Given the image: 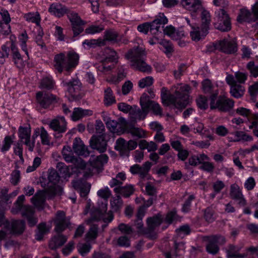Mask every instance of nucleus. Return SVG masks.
Instances as JSON below:
<instances>
[{"label":"nucleus","instance_id":"7c9ffc66","mask_svg":"<svg viewBox=\"0 0 258 258\" xmlns=\"http://www.w3.org/2000/svg\"><path fill=\"white\" fill-rule=\"evenodd\" d=\"M67 238L66 236L57 234L53 236L49 241V246L51 249H56L61 246L67 241Z\"/></svg>","mask_w":258,"mask_h":258},{"label":"nucleus","instance_id":"58836bf2","mask_svg":"<svg viewBox=\"0 0 258 258\" xmlns=\"http://www.w3.org/2000/svg\"><path fill=\"white\" fill-rule=\"evenodd\" d=\"M244 91V87L241 85L237 84L231 87L230 93L233 97L239 98L243 95Z\"/></svg>","mask_w":258,"mask_h":258},{"label":"nucleus","instance_id":"69168bd1","mask_svg":"<svg viewBox=\"0 0 258 258\" xmlns=\"http://www.w3.org/2000/svg\"><path fill=\"white\" fill-rule=\"evenodd\" d=\"M116 243L119 246L127 247L130 246V240L127 236H121L117 239Z\"/></svg>","mask_w":258,"mask_h":258},{"label":"nucleus","instance_id":"f704fd0d","mask_svg":"<svg viewBox=\"0 0 258 258\" xmlns=\"http://www.w3.org/2000/svg\"><path fill=\"white\" fill-rule=\"evenodd\" d=\"M130 133L133 136L137 137L138 138H145L146 137V132L142 128L136 127L134 126H126L124 132Z\"/></svg>","mask_w":258,"mask_h":258},{"label":"nucleus","instance_id":"c85d7f7f","mask_svg":"<svg viewBox=\"0 0 258 258\" xmlns=\"http://www.w3.org/2000/svg\"><path fill=\"white\" fill-rule=\"evenodd\" d=\"M31 130L30 127H20L19 136L22 139H25V144L29 147V150L32 151L34 148L33 143L30 142Z\"/></svg>","mask_w":258,"mask_h":258},{"label":"nucleus","instance_id":"393cba45","mask_svg":"<svg viewBox=\"0 0 258 258\" xmlns=\"http://www.w3.org/2000/svg\"><path fill=\"white\" fill-rule=\"evenodd\" d=\"M68 11L67 7L59 3H54L48 8V12L51 15L58 18L62 17Z\"/></svg>","mask_w":258,"mask_h":258},{"label":"nucleus","instance_id":"4c0bfd02","mask_svg":"<svg viewBox=\"0 0 258 258\" xmlns=\"http://www.w3.org/2000/svg\"><path fill=\"white\" fill-rule=\"evenodd\" d=\"M105 30V26L103 24L100 23L99 25L95 24L89 25L85 30L86 34L94 35L101 33Z\"/></svg>","mask_w":258,"mask_h":258},{"label":"nucleus","instance_id":"052dcab7","mask_svg":"<svg viewBox=\"0 0 258 258\" xmlns=\"http://www.w3.org/2000/svg\"><path fill=\"white\" fill-rule=\"evenodd\" d=\"M13 51V58L15 60V63L16 64L18 68H21L24 65V62L23 58L21 56V54L18 51L17 49H12Z\"/></svg>","mask_w":258,"mask_h":258},{"label":"nucleus","instance_id":"0eeeda50","mask_svg":"<svg viewBox=\"0 0 258 258\" xmlns=\"http://www.w3.org/2000/svg\"><path fill=\"white\" fill-rule=\"evenodd\" d=\"M145 93H143L140 98V104L142 109L137 106H133L131 110L130 115L133 120L144 119L148 113V104Z\"/></svg>","mask_w":258,"mask_h":258},{"label":"nucleus","instance_id":"4468645a","mask_svg":"<svg viewBox=\"0 0 258 258\" xmlns=\"http://www.w3.org/2000/svg\"><path fill=\"white\" fill-rule=\"evenodd\" d=\"M62 84L69 94L74 98L78 96L81 89L82 84L78 79H73L69 81H63Z\"/></svg>","mask_w":258,"mask_h":258},{"label":"nucleus","instance_id":"49530a36","mask_svg":"<svg viewBox=\"0 0 258 258\" xmlns=\"http://www.w3.org/2000/svg\"><path fill=\"white\" fill-rule=\"evenodd\" d=\"M24 18L26 21L35 23L37 26H39L41 19L38 13H27L24 15Z\"/></svg>","mask_w":258,"mask_h":258},{"label":"nucleus","instance_id":"3c124183","mask_svg":"<svg viewBox=\"0 0 258 258\" xmlns=\"http://www.w3.org/2000/svg\"><path fill=\"white\" fill-rule=\"evenodd\" d=\"M204 218L209 223L215 220V211L212 207H208L204 211Z\"/></svg>","mask_w":258,"mask_h":258},{"label":"nucleus","instance_id":"a878e982","mask_svg":"<svg viewBox=\"0 0 258 258\" xmlns=\"http://www.w3.org/2000/svg\"><path fill=\"white\" fill-rule=\"evenodd\" d=\"M121 40V36L117 31L112 29L106 30L104 33V38L102 39V40H104V46L106 45L107 41L112 43H116Z\"/></svg>","mask_w":258,"mask_h":258},{"label":"nucleus","instance_id":"9d476101","mask_svg":"<svg viewBox=\"0 0 258 258\" xmlns=\"http://www.w3.org/2000/svg\"><path fill=\"white\" fill-rule=\"evenodd\" d=\"M36 98L38 103L43 108H47L51 104L57 102L58 99L56 96L43 91L37 92Z\"/></svg>","mask_w":258,"mask_h":258},{"label":"nucleus","instance_id":"9b49d317","mask_svg":"<svg viewBox=\"0 0 258 258\" xmlns=\"http://www.w3.org/2000/svg\"><path fill=\"white\" fill-rule=\"evenodd\" d=\"M67 124L64 117H59L52 120L49 123V127L56 133L55 137L60 138L61 137V134L67 131Z\"/></svg>","mask_w":258,"mask_h":258},{"label":"nucleus","instance_id":"603ef678","mask_svg":"<svg viewBox=\"0 0 258 258\" xmlns=\"http://www.w3.org/2000/svg\"><path fill=\"white\" fill-rule=\"evenodd\" d=\"M246 69L249 71L250 76L256 78L258 77V65L253 61H250L246 64Z\"/></svg>","mask_w":258,"mask_h":258},{"label":"nucleus","instance_id":"8fccbe9b","mask_svg":"<svg viewBox=\"0 0 258 258\" xmlns=\"http://www.w3.org/2000/svg\"><path fill=\"white\" fill-rule=\"evenodd\" d=\"M104 101L107 105H110L115 102L114 97L110 88L108 87L104 91Z\"/></svg>","mask_w":258,"mask_h":258},{"label":"nucleus","instance_id":"6e6552de","mask_svg":"<svg viewBox=\"0 0 258 258\" xmlns=\"http://www.w3.org/2000/svg\"><path fill=\"white\" fill-rule=\"evenodd\" d=\"M25 200V198L24 195L18 197L11 209V212L13 214H17L21 212L22 217L25 218L29 216L34 215L35 210L33 207L29 205H23Z\"/></svg>","mask_w":258,"mask_h":258},{"label":"nucleus","instance_id":"6e6d98bb","mask_svg":"<svg viewBox=\"0 0 258 258\" xmlns=\"http://www.w3.org/2000/svg\"><path fill=\"white\" fill-rule=\"evenodd\" d=\"M60 177V175H58V173L55 170L51 169L49 170L48 179L50 182L53 184H56L59 180Z\"/></svg>","mask_w":258,"mask_h":258},{"label":"nucleus","instance_id":"4be33fe9","mask_svg":"<svg viewBox=\"0 0 258 258\" xmlns=\"http://www.w3.org/2000/svg\"><path fill=\"white\" fill-rule=\"evenodd\" d=\"M73 187L79 191L82 197L86 198L90 191L91 185L81 180H74L72 182Z\"/></svg>","mask_w":258,"mask_h":258},{"label":"nucleus","instance_id":"20e7f679","mask_svg":"<svg viewBox=\"0 0 258 258\" xmlns=\"http://www.w3.org/2000/svg\"><path fill=\"white\" fill-rule=\"evenodd\" d=\"M218 93H213L210 97V108L211 109H217L222 112L230 110L234 106V101L225 96L217 97Z\"/></svg>","mask_w":258,"mask_h":258},{"label":"nucleus","instance_id":"c756f323","mask_svg":"<svg viewBox=\"0 0 258 258\" xmlns=\"http://www.w3.org/2000/svg\"><path fill=\"white\" fill-rule=\"evenodd\" d=\"M115 149L119 152L121 156H128L130 151L127 141L122 138H119L116 141Z\"/></svg>","mask_w":258,"mask_h":258},{"label":"nucleus","instance_id":"09e8293b","mask_svg":"<svg viewBox=\"0 0 258 258\" xmlns=\"http://www.w3.org/2000/svg\"><path fill=\"white\" fill-rule=\"evenodd\" d=\"M98 233V226L95 224L92 225L86 234V238L88 240H94L97 238Z\"/></svg>","mask_w":258,"mask_h":258},{"label":"nucleus","instance_id":"412c9836","mask_svg":"<svg viewBox=\"0 0 258 258\" xmlns=\"http://www.w3.org/2000/svg\"><path fill=\"white\" fill-rule=\"evenodd\" d=\"M108 159V156L106 155L102 154L96 157L91 156L89 162L93 168L96 169L97 171H99L102 170L103 166L105 163L107 162Z\"/></svg>","mask_w":258,"mask_h":258},{"label":"nucleus","instance_id":"c9c22d12","mask_svg":"<svg viewBox=\"0 0 258 258\" xmlns=\"http://www.w3.org/2000/svg\"><path fill=\"white\" fill-rule=\"evenodd\" d=\"M35 206L39 208L42 207L45 202V193L42 190L38 191L31 199Z\"/></svg>","mask_w":258,"mask_h":258},{"label":"nucleus","instance_id":"f3484780","mask_svg":"<svg viewBox=\"0 0 258 258\" xmlns=\"http://www.w3.org/2000/svg\"><path fill=\"white\" fill-rule=\"evenodd\" d=\"M152 164L147 161L142 166L138 164H135L130 167V171L133 174H139L142 178H144L148 174Z\"/></svg>","mask_w":258,"mask_h":258},{"label":"nucleus","instance_id":"0e129e2a","mask_svg":"<svg viewBox=\"0 0 258 258\" xmlns=\"http://www.w3.org/2000/svg\"><path fill=\"white\" fill-rule=\"evenodd\" d=\"M77 248L79 252L81 254V255L82 256H85L90 251L91 248V245L90 244L88 243L81 244L78 245Z\"/></svg>","mask_w":258,"mask_h":258},{"label":"nucleus","instance_id":"cd10ccee","mask_svg":"<svg viewBox=\"0 0 258 258\" xmlns=\"http://www.w3.org/2000/svg\"><path fill=\"white\" fill-rule=\"evenodd\" d=\"M237 20L240 23L243 22H246L248 23L255 22L256 23H258L252 12L245 8H243L240 10V13L237 17Z\"/></svg>","mask_w":258,"mask_h":258},{"label":"nucleus","instance_id":"bb28decb","mask_svg":"<svg viewBox=\"0 0 258 258\" xmlns=\"http://www.w3.org/2000/svg\"><path fill=\"white\" fill-rule=\"evenodd\" d=\"M214 48H237L238 47L235 39L220 40L213 43Z\"/></svg>","mask_w":258,"mask_h":258},{"label":"nucleus","instance_id":"423d86ee","mask_svg":"<svg viewBox=\"0 0 258 258\" xmlns=\"http://www.w3.org/2000/svg\"><path fill=\"white\" fill-rule=\"evenodd\" d=\"M214 26L215 28L223 32L228 31L231 29L230 18L226 12L223 9H220L215 12Z\"/></svg>","mask_w":258,"mask_h":258},{"label":"nucleus","instance_id":"a19ab883","mask_svg":"<svg viewBox=\"0 0 258 258\" xmlns=\"http://www.w3.org/2000/svg\"><path fill=\"white\" fill-rule=\"evenodd\" d=\"M67 14L71 25L79 23L86 24V22L81 18L78 14L74 11L68 10Z\"/></svg>","mask_w":258,"mask_h":258},{"label":"nucleus","instance_id":"dca6fc26","mask_svg":"<svg viewBox=\"0 0 258 258\" xmlns=\"http://www.w3.org/2000/svg\"><path fill=\"white\" fill-rule=\"evenodd\" d=\"M229 195L231 198L237 201L238 205L240 206L246 205V201L244 198L240 187L236 183L230 185Z\"/></svg>","mask_w":258,"mask_h":258},{"label":"nucleus","instance_id":"338daca9","mask_svg":"<svg viewBox=\"0 0 258 258\" xmlns=\"http://www.w3.org/2000/svg\"><path fill=\"white\" fill-rule=\"evenodd\" d=\"M20 180V172L18 170H14L11 175L10 182L14 185H16L18 184Z\"/></svg>","mask_w":258,"mask_h":258},{"label":"nucleus","instance_id":"a211bd4d","mask_svg":"<svg viewBox=\"0 0 258 258\" xmlns=\"http://www.w3.org/2000/svg\"><path fill=\"white\" fill-rule=\"evenodd\" d=\"M55 230L58 233L63 231L68 226L69 223L66 219V214L63 211H59L56 214L54 220Z\"/></svg>","mask_w":258,"mask_h":258},{"label":"nucleus","instance_id":"72a5a7b5","mask_svg":"<svg viewBox=\"0 0 258 258\" xmlns=\"http://www.w3.org/2000/svg\"><path fill=\"white\" fill-rule=\"evenodd\" d=\"M114 191L117 194H120L124 197L128 198L133 194L134 189L132 185H128L124 186L115 187L114 188Z\"/></svg>","mask_w":258,"mask_h":258},{"label":"nucleus","instance_id":"37998d69","mask_svg":"<svg viewBox=\"0 0 258 258\" xmlns=\"http://www.w3.org/2000/svg\"><path fill=\"white\" fill-rule=\"evenodd\" d=\"M49 231L48 228L46 227V224L41 223L37 226V231L35 234V239L37 240H41L42 239L44 235L47 233Z\"/></svg>","mask_w":258,"mask_h":258},{"label":"nucleus","instance_id":"1a4fd4ad","mask_svg":"<svg viewBox=\"0 0 258 258\" xmlns=\"http://www.w3.org/2000/svg\"><path fill=\"white\" fill-rule=\"evenodd\" d=\"M162 222V218L159 214L149 217L147 219V227L145 230V233L147 237L152 240L155 239L157 237V234L155 232V229L159 226Z\"/></svg>","mask_w":258,"mask_h":258},{"label":"nucleus","instance_id":"e2e57ef3","mask_svg":"<svg viewBox=\"0 0 258 258\" xmlns=\"http://www.w3.org/2000/svg\"><path fill=\"white\" fill-rule=\"evenodd\" d=\"M86 24H76L71 25L72 30L73 32V36L76 37L82 33L84 30V26Z\"/></svg>","mask_w":258,"mask_h":258},{"label":"nucleus","instance_id":"4d7b16f0","mask_svg":"<svg viewBox=\"0 0 258 258\" xmlns=\"http://www.w3.org/2000/svg\"><path fill=\"white\" fill-rule=\"evenodd\" d=\"M240 250L238 246L233 244H229L226 249L227 257L235 256Z\"/></svg>","mask_w":258,"mask_h":258},{"label":"nucleus","instance_id":"de8ad7c7","mask_svg":"<svg viewBox=\"0 0 258 258\" xmlns=\"http://www.w3.org/2000/svg\"><path fill=\"white\" fill-rule=\"evenodd\" d=\"M145 214V210L143 208H140L136 215V220L135 221V225L139 230H141L143 227L142 219Z\"/></svg>","mask_w":258,"mask_h":258},{"label":"nucleus","instance_id":"13d9d810","mask_svg":"<svg viewBox=\"0 0 258 258\" xmlns=\"http://www.w3.org/2000/svg\"><path fill=\"white\" fill-rule=\"evenodd\" d=\"M95 133L97 135H103V136H106V134L105 132V126L103 122L100 120H97L95 125Z\"/></svg>","mask_w":258,"mask_h":258},{"label":"nucleus","instance_id":"5fc2aeb1","mask_svg":"<svg viewBox=\"0 0 258 258\" xmlns=\"http://www.w3.org/2000/svg\"><path fill=\"white\" fill-rule=\"evenodd\" d=\"M111 205L114 210H117L122 206L123 202L120 196L118 195H115L110 201Z\"/></svg>","mask_w":258,"mask_h":258},{"label":"nucleus","instance_id":"e433bc0d","mask_svg":"<svg viewBox=\"0 0 258 258\" xmlns=\"http://www.w3.org/2000/svg\"><path fill=\"white\" fill-rule=\"evenodd\" d=\"M70 167L72 169H73L72 165L68 166L63 162H58L56 165V168L60 174V176L65 179L70 177L71 175L70 172Z\"/></svg>","mask_w":258,"mask_h":258},{"label":"nucleus","instance_id":"680f3d73","mask_svg":"<svg viewBox=\"0 0 258 258\" xmlns=\"http://www.w3.org/2000/svg\"><path fill=\"white\" fill-rule=\"evenodd\" d=\"M190 231V228L188 225L181 226L176 230L177 234L181 237H183L184 236L188 235Z\"/></svg>","mask_w":258,"mask_h":258},{"label":"nucleus","instance_id":"bf43d9fd","mask_svg":"<svg viewBox=\"0 0 258 258\" xmlns=\"http://www.w3.org/2000/svg\"><path fill=\"white\" fill-rule=\"evenodd\" d=\"M13 142V139L11 136H6L3 141L2 147L0 149L1 151L3 153H5L8 151L10 149Z\"/></svg>","mask_w":258,"mask_h":258},{"label":"nucleus","instance_id":"473e14b6","mask_svg":"<svg viewBox=\"0 0 258 258\" xmlns=\"http://www.w3.org/2000/svg\"><path fill=\"white\" fill-rule=\"evenodd\" d=\"M182 5L186 9L194 12L201 8V2L199 0H181Z\"/></svg>","mask_w":258,"mask_h":258},{"label":"nucleus","instance_id":"f8f14e48","mask_svg":"<svg viewBox=\"0 0 258 258\" xmlns=\"http://www.w3.org/2000/svg\"><path fill=\"white\" fill-rule=\"evenodd\" d=\"M168 23V19L162 14L159 17L155 19L152 22L149 23V30L151 33L153 35H156L158 33H161L163 29V26Z\"/></svg>","mask_w":258,"mask_h":258},{"label":"nucleus","instance_id":"c03bdc74","mask_svg":"<svg viewBox=\"0 0 258 258\" xmlns=\"http://www.w3.org/2000/svg\"><path fill=\"white\" fill-rule=\"evenodd\" d=\"M64 160L68 162L75 163L77 162V166L78 168L84 169L86 167L85 163L81 159H77L71 154L62 155Z\"/></svg>","mask_w":258,"mask_h":258},{"label":"nucleus","instance_id":"2eb2a0df","mask_svg":"<svg viewBox=\"0 0 258 258\" xmlns=\"http://www.w3.org/2000/svg\"><path fill=\"white\" fill-rule=\"evenodd\" d=\"M104 121L107 127L112 132H118L119 128L121 129L122 133L124 132L126 126V121L122 117L118 119V121L110 120L109 118H104Z\"/></svg>","mask_w":258,"mask_h":258},{"label":"nucleus","instance_id":"2f4dec72","mask_svg":"<svg viewBox=\"0 0 258 258\" xmlns=\"http://www.w3.org/2000/svg\"><path fill=\"white\" fill-rule=\"evenodd\" d=\"M103 58L101 61L103 63L114 62H117L118 57L116 52L113 49H105L103 53Z\"/></svg>","mask_w":258,"mask_h":258},{"label":"nucleus","instance_id":"aec40b11","mask_svg":"<svg viewBox=\"0 0 258 258\" xmlns=\"http://www.w3.org/2000/svg\"><path fill=\"white\" fill-rule=\"evenodd\" d=\"M192 30L190 32L191 39L195 41H198L204 39L208 33V27L206 25L201 27L192 26Z\"/></svg>","mask_w":258,"mask_h":258},{"label":"nucleus","instance_id":"b1692460","mask_svg":"<svg viewBox=\"0 0 258 258\" xmlns=\"http://www.w3.org/2000/svg\"><path fill=\"white\" fill-rule=\"evenodd\" d=\"M10 233L13 235H20L25 229V222L22 220H13L10 223L9 229Z\"/></svg>","mask_w":258,"mask_h":258},{"label":"nucleus","instance_id":"ddd939ff","mask_svg":"<svg viewBox=\"0 0 258 258\" xmlns=\"http://www.w3.org/2000/svg\"><path fill=\"white\" fill-rule=\"evenodd\" d=\"M106 138V136L103 135H93L90 140V146L100 153L104 152L106 150L107 145Z\"/></svg>","mask_w":258,"mask_h":258},{"label":"nucleus","instance_id":"39448f33","mask_svg":"<svg viewBox=\"0 0 258 258\" xmlns=\"http://www.w3.org/2000/svg\"><path fill=\"white\" fill-rule=\"evenodd\" d=\"M204 240L207 242L206 251L214 255L218 253L220 250L219 245H223L226 242L225 237L220 234L205 236Z\"/></svg>","mask_w":258,"mask_h":258},{"label":"nucleus","instance_id":"5701e85b","mask_svg":"<svg viewBox=\"0 0 258 258\" xmlns=\"http://www.w3.org/2000/svg\"><path fill=\"white\" fill-rule=\"evenodd\" d=\"M73 149L74 152L78 155L88 156L89 152L88 148L85 146L79 138H76L73 141Z\"/></svg>","mask_w":258,"mask_h":258},{"label":"nucleus","instance_id":"864d4df0","mask_svg":"<svg viewBox=\"0 0 258 258\" xmlns=\"http://www.w3.org/2000/svg\"><path fill=\"white\" fill-rule=\"evenodd\" d=\"M53 81L49 77L44 78L41 81L40 88L47 90L52 89L54 87Z\"/></svg>","mask_w":258,"mask_h":258},{"label":"nucleus","instance_id":"f257e3e1","mask_svg":"<svg viewBox=\"0 0 258 258\" xmlns=\"http://www.w3.org/2000/svg\"><path fill=\"white\" fill-rule=\"evenodd\" d=\"M190 87L184 85L180 87L178 91H176L175 94H168L165 88L161 90V99L163 104L166 106L173 105L177 108H184L188 103V93Z\"/></svg>","mask_w":258,"mask_h":258},{"label":"nucleus","instance_id":"6ab92c4d","mask_svg":"<svg viewBox=\"0 0 258 258\" xmlns=\"http://www.w3.org/2000/svg\"><path fill=\"white\" fill-rule=\"evenodd\" d=\"M106 206H105L103 207V209L100 210L99 209L96 210L91 214V218L88 220V223L91 222L92 221H98L101 219H103L104 222L105 223L110 222L113 218V214L111 213H108L107 217H106V215L104 214L106 211Z\"/></svg>","mask_w":258,"mask_h":258},{"label":"nucleus","instance_id":"ea45409f","mask_svg":"<svg viewBox=\"0 0 258 258\" xmlns=\"http://www.w3.org/2000/svg\"><path fill=\"white\" fill-rule=\"evenodd\" d=\"M91 114V111L89 110L83 109L81 108H75L72 117L74 121H77L85 116Z\"/></svg>","mask_w":258,"mask_h":258},{"label":"nucleus","instance_id":"f03ea898","mask_svg":"<svg viewBox=\"0 0 258 258\" xmlns=\"http://www.w3.org/2000/svg\"><path fill=\"white\" fill-rule=\"evenodd\" d=\"M146 52L144 49H130L125 54V58L128 60L131 67L141 72L150 74L152 67L145 61Z\"/></svg>","mask_w":258,"mask_h":258},{"label":"nucleus","instance_id":"774afa93","mask_svg":"<svg viewBox=\"0 0 258 258\" xmlns=\"http://www.w3.org/2000/svg\"><path fill=\"white\" fill-rule=\"evenodd\" d=\"M153 79L152 77L148 76L140 80L139 82V86L141 88L150 86L152 85Z\"/></svg>","mask_w":258,"mask_h":258},{"label":"nucleus","instance_id":"79ce46f5","mask_svg":"<svg viewBox=\"0 0 258 258\" xmlns=\"http://www.w3.org/2000/svg\"><path fill=\"white\" fill-rule=\"evenodd\" d=\"M145 95L147 97V102L148 104V110L151 109L154 113L156 115H162V109L159 104L155 103L150 100L149 96L145 93Z\"/></svg>","mask_w":258,"mask_h":258},{"label":"nucleus","instance_id":"a18cd8bd","mask_svg":"<svg viewBox=\"0 0 258 258\" xmlns=\"http://www.w3.org/2000/svg\"><path fill=\"white\" fill-rule=\"evenodd\" d=\"M86 44L89 47H102L104 46V40L102 39L85 40L83 42V45L85 47Z\"/></svg>","mask_w":258,"mask_h":258},{"label":"nucleus","instance_id":"7ed1b4c3","mask_svg":"<svg viewBox=\"0 0 258 258\" xmlns=\"http://www.w3.org/2000/svg\"><path fill=\"white\" fill-rule=\"evenodd\" d=\"M79 60V54L74 51H69L67 55L61 53L56 55L54 57V67L59 72H61L63 69L69 71L76 67Z\"/></svg>","mask_w":258,"mask_h":258}]
</instances>
